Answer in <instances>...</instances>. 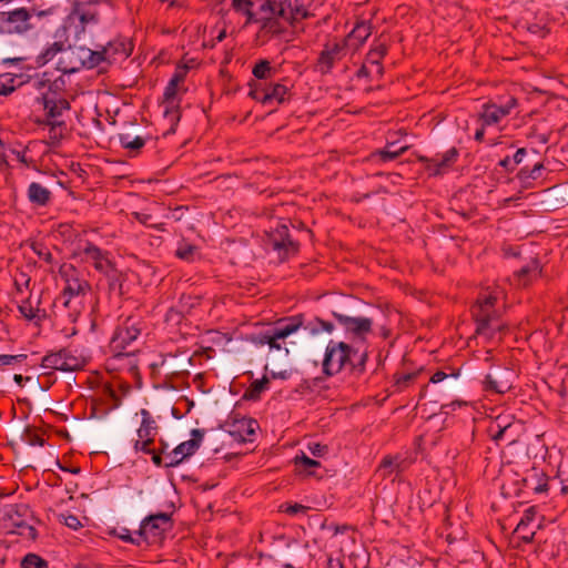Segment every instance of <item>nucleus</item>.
<instances>
[{
  "instance_id": "1",
  "label": "nucleus",
  "mask_w": 568,
  "mask_h": 568,
  "mask_svg": "<svg viewBox=\"0 0 568 568\" xmlns=\"http://www.w3.org/2000/svg\"><path fill=\"white\" fill-rule=\"evenodd\" d=\"M301 328L311 334H316L321 329L331 333L334 326L332 323L322 321L320 318L305 322L303 314L294 315L278 321L276 326L270 329L268 346L271 348L281 349L282 346L278 341L286 338Z\"/></svg>"
},
{
  "instance_id": "2",
  "label": "nucleus",
  "mask_w": 568,
  "mask_h": 568,
  "mask_svg": "<svg viewBox=\"0 0 568 568\" xmlns=\"http://www.w3.org/2000/svg\"><path fill=\"white\" fill-rule=\"evenodd\" d=\"M33 513L27 504L10 505L0 517V527L8 534H17L28 539L37 538V530L30 524Z\"/></svg>"
},
{
  "instance_id": "3",
  "label": "nucleus",
  "mask_w": 568,
  "mask_h": 568,
  "mask_svg": "<svg viewBox=\"0 0 568 568\" xmlns=\"http://www.w3.org/2000/svg\"><path fill=\"white\" fill-rule=\"evenodd\" d=\"M33 16L27 8L0 11V34L26 36L34 29Z\"/></svg>"
},
{
  "instance_id": "4",
  "label": "nucleus",
  "mask_w": 568,
  "mask_h": 568,
  "mask_svg": "<svg viewBox=\"0 0 568 568\" xmlns=\"http://www.w3.org/2000/svg\"><path fill=\"white\" fill-rule=\"evenodd\" d=\"M59 274L65 283L62 291L64 307L70 308L74 298L84 297L91 291L90 283L81 278L79 271L72 264L63 263Z\"/></svg>"
},
{
  "instance_id": "5",
  "label": "nucleus",
  "mask_w": 568,
  "mask_h": 568,
  "mask_svg": "<svg viewBox=\"0 0 568 568\" xmlns=\"http://www.w3.org/2000/svg\"><path fill=\"white\" fill-rule=\"evenodd\" d=\"M496 301L497 297L491 294L484 295L473 306L471 313L476 321V333L478 335L490 336V331L500 329L499 326L493 327V323L497 320V314L494 310Z\"/></svg>"
},
{
  "instance_id": "6",
  "label": "nucleus",
  "mask_w": 568,
  "mask_h": 568,
  "mask_svg": "<svg viewBox=\"0 0 568 568\" xmlns=\"http://www.w3.org/2000/svg\"><path fill=\"white\" fill-rule=\"evenodd\" d=\"M171 528V515L166 513H159L144 518L138 534L149 545H158L162 542L164 534Z\"/></svg>"
},
{
  "instance_id": "7",
  "label": "nucleus",
  "mask_w": 568,
  "mask_h": 568,
  "mask_svg": "<svg viewBox=\"0 0 568 568\" xmlns=\"http://www.w3.org/2000/svg\"><path fill=\"white\" fill-rule=\"evenodd\" d=\"M352 347L344 343H335L331 341L326 347L323 359V372L327 376L339 373L346 363L351 362L352 354H355Z\"/></svg>"
},
{
  "instance_id": "8",
  "label": "nucleus",
  "mask_w": 568,
  "mask_h": 568,
  "mask_svg": "<svg viewBox=\"0 0 568 568\" xmlns=\"http://www.w3.org/2000/svg\"><path fill=\"white\" fill-rule=\"evenodd\" d=\"M266 243L278 253L282 260L298 252V243L293 241L287 225L280 224L274 230L266 232Z\"/></svg>"
},
{
  "instance_id": "9",
  "label": "nucleus",
  "mask_w": 568,
  "mask_h": 568,
  "mask_svg": "<svg viewBox=\"0 0 568 568\" xmlns=\"http://www.w3.org/2000/svg\"><path fill=\"white\" fill-rule=\"evenodd\" d=\"M43 368L75 372L82 369L84 361L82 357L73 355L70 351L63 348L55 353L47 354L41 362Z\"/></svg>"
},
{
  "instance_id": "10",
  "label": "nucleus",
  "mask_w": 568,
  "mask_h": 568,
  "mask_svg": "<svg viewBox=\"0 0 568 568\" xmlns=\"http://www.w3.org/2000/svg\"><path fill=\"white\" fill-rule=\"evenodd\" d=\"M141 334V327L131 317L118 326L111 341L110 348L115 356L124 354L125 348Z\"/></svg>"
},
{
  "instance_id": "11",
  "label": "nucleus",
  "mask_w": 568,
  "mask_h": 568,
  "mask_svg": "<svg viewBox=\"0 0 568 568\" xmlns=\"http://www.w3.org/2000/svg\"><path fill=\"white\" fill-rule=\"evenodd\" d=\"M100 2L98 0L75 1L68 19L79 21L78 33L84 32L87 26L97 24L100 20Z\"/></svg>"
},
{
  "instance_id": "12",
  "label": "nucleus",
  "mask_w": 568,
  "mask_h": 568,
  "mask_svg": "<svg viewBox=\"0 0 568 568\" xmlns=\"http://www.w3.org/2000/svg\"><path fill=\"white\" fill-rule=\"evenodd\" d=\"M346 53L347 48L342 40L327 41L317 58L315 70L322 75L331 73L335 63L341 61Z\"/></svg>"
},
{
  "instance_id": "13",
  "label": "nucleus",
  "mask_w": 568,
  "mask_h": 568,
  "mask_svg": "<svg viewBox=\"0 0 568 568\" xmlns=\"http://www.w3.org/2000/svg\"><path fill=\"white\" fill-rule=\"evenodd\" d=\"M514 373L507 367L497 368L487 374L484 381V389L496 394H505L513 387Z\"/></svg>"
},
{
  "instance_id": "14",
  "label": "nucleus",
  "mask_w": 568,
  "mask_h": 568,
  "mask_svg": "<svg viewBox=\"0 0 568 568\" xmlns=\"http://www.w3.org/2000/svg\"><path fill=\"white\" fill-rule=\"evenodd\" d=\"M225 425H229L231 427L229 429V434L232 437L240 442H246L250 436L254 435L255 428L257 427V422L255 419L246 417L237 419L232 414L225 422Z\"/></svg>"
},
{
  "instance_id": "15",
  "label": "nucleus",
  "mask_w": 568,
  "mask_h": 568,
  "mask_svg": "<svg viewBox=\"0 0 568 568\" xmlns=\"http://www.w3.org/2000/svg\"><path fill=\"white\" fill-rule=\"evenodd\" d=\"M372 29L371 22L362 20L342 41L347 50L357 51L372 34Z\"/></svg>"
},
{
  "instance_id": "16",
  "label": "nucleus",
  "mask_w": 568,
  "mask_h": 568,
  "mask_svg": "<svg viewBox=\"0 0 568 568\" xmlns=\"http://www.w3.org/2000/svg\"><path fill=\"white\" fill-rule=\"evenodd\" d=\"M178 85L179 84L169 81L163 93L164 116L169 119L172 125H175L180 121L179 100L176 98Z\"/></svg>"
},
{
  "instance_id": "17",
  "label": "nucleus",
  "mask_w": 568,
  "mask_h": 568,
  "mask_svg": "<svg viewBox=\"0 0 568 568\" xmlns=\"http://www.w3.org/2000/svg\"><path fill=\"white\" fill-rule=\"evenodd\" d=\"M333 316L347 332H351L357 336L369 333L372 329L373 322L371 318L352 317L336 312H333Z\"/></svg>"
},
{
  "instance_id": "18",
  "label": "nucleus",
  "mask_w": 568,
  "mask_h": 568,
  "mask_svg": "<svg viewBox=\"0 0 568 568\" xmlns=\"http://www.w3.org/2000/svg\"><path fill=\"white\" fill-rule=\"evenodd\" d=\"M457 156H458L457 149L450 148L440 156L436 155L435 158H432V159L420 156L419 160L428 162L426 169L433 175H439L445 171V169L449 168L457 160Z\"/></svg>"
},
{
  "instance_id": "19",
  "label": "nucleus",
  "mask_w": 568,
  "mask_h": 568,
  "mask_svg": "<svg viewBox=\"0 0 568 568\" xmlns=\"http://www.w3.org/2000/svg\"><path fill=\"white\" fill-rule=\"evenodd\" d=\"M132 52L131 43L121 40L110 41L106 45L102 47L108 63H113L120 59H126Z\"/></svg>"
},
{
  "instance_id": "20",
  "label": "nucleus",
  "mask_w": 568,
  "mask_h": 568,
  "mask_svg": "<svg viewBox=\"0 0 568 568\" xmlns=\"http://www.w3.org/2000/svg\"><path fill=\"white\" fill-rule=\"evenodd\" d=\"M80 64L81 63L79 62L75 52V45H69L68 48L64 47L63 53L59 58V61L57 63V70L65 74H70L81 70Z\"/></svg>"
},
{
  "instance_id": "21",
  "label": "nucleus",
  "mask_w": 568,
  "mask_h": 568,
  "mask_svg": "<svg viewBox=\"0 0 568 568\" xmlns=\"http://www.w3.org/2000/svg\"><path fill=\"white\" fill-rule=\"evenodd\" d=\"M408 467V462L402 458L399 455L385 456L378 467V471L382 473L383 477L390 476L393 474H399Z\"/></svg>"
},
{
  "instance_id": "22",
  "label": "nucleus",
  "mask_w": 568,
  "mask_h": 568,
  "mask_svg": "<svg viewBox=\"0 0 568 568\" xmlns=\"http://www.w3.org/2000/svg\"><path fill=\"white\" fill-rule=\"evenodd\" d=\"M277 17L286 18L288 13L292 14L293 19H305L308 17V12L298 6V0H276Z\"/></svg>"
},
{
  "instance_id": "23",
  "label": "nucleus",
  "mask_w": 568,
  "mask_h": 568,
  "mask_svg": "<svg viewBox=\"0 0 568 568\" xmlns=\"http://www.w3.org/2000/svg\"><path fill=\"white\" fill-rule=\"evenodd\" d=\"M192 438L181 443L175 447V453L180 454V457L184 460L186 457L192 456L200 447L201 442L204 437L203 429H192Z\"/></svg>"
},
{
  "instance_id": "24",
  "label": "nucleus",
  "mask_w": 568,
  "mask_h": 568,
  "mask_svg": "<svg viewBox=\"0 0 568 568\" xmlns=\"http://www.w3.org/2000/svg\"><path fill=\"white\" fill-rule=\"evenodd\" d=\"M548 477L545 473L532 468L527 476L523 478L524 486L530 488L537 494L548 490Z\"/></svg>"
},
{
  "instance_id": "25",
  "label": "nucleus",
  "mask_w": 568,
  "mask_h": 568,
  "mask_svg": "<svg viewBox=\"0 0 568 568\" xmlns=\"http://www.w3.org/2000/svg\"><path fill=\"white\" fill-rule=\"evenodd\" d=\"M83 253L94 262L95 270L102 273L113 267V264L105 257L104 253L94 244L88 243Z\"/></svg>"
},
{
  "instance_id": "26",
  "label": "nucleus",
  "mask_w": 568,
  "mask_h": 568,
  "mask_svg": "<svg viewBox=\"0 0 568 568\" xmlns=\"http://www.w3.org/2000/svg\"><path fill=\"white\" fill-rule=\"evenodd\" d=\"M541 272V267L539 261L537 258H531L525 266L520 267L516 272V276L518 278L519 284L527 285L532 280L537 278Z\"/></svg>"
},
{
  "instance_id": "27",
  "label": "nucleus",
  "mask_w": 568,
  "mask_h": 568,
  "mask_svg": "<svg viewBox=\"0 0 568 568\" xmlns=\"http://www.w3.org/2000/svg\"><path fill=\"white\" fill-rule=\"evenodd\" d=\"M43 106L47 111V121L57 120L58 116L62 114L63 111L70 109V103L65 99L53 100L49 99L47 95H43Z\"/></svg>"
},
{
  "instance_id": "28",
  "label": "nucleus",
  "mask_w": 568,
  "mask_h": 568,
  "mask_svg": "<svg viewBox=\"0 0 568 568\" xmlns=\"http://www.w3.org/2000/svg\"><path fill=\"white\" fill-rule=\"evenodd\" d=\"M28 199L33 204L45 206L51 200V192L40 183L32 182L28 187Z\"/></svg>"
},
{
  "instance_id": "29",
  "label": "nucleus",
  "mask_w": 568,
  "mask_h": 568,
  "mask_svg": "<svg viewBox=\"0 0 568 568\" xmlns=\"http://www.w3.org/2000/svg\"><path fill=\"white\" fill-rule=\"evenodd\" d=\"M231 6L234 11L246 17L245 24L257 23V14L253 9L256 6L255 0H232Z\"/></svg>"
},
{
  "instance_id": "30",
  "label": "nucleus",
  "mask_w": 568,
  "mask_h": 568,
  "mask_svg": "<svg viewBox=\"0 0 568 568\" xmlns=\"http://www.w3.org/2000/svg\"><path fill=\"white\" fill-rule=\"evenodd\" d=\"M506 115H508L507 108L503 105L497 106L496 104H485L480 119L485 125H491L499 122V120Z\"/></svg>"
},
{
  "instance_id": "31",
  "label": "nucleus",
  "mask_w": 568,
  "mask_h": 568,
  "mask_svg": "<svg viewBox=\"0 0 568 568\" xmlns=\"http://www.w3.org/2000/svg\"><path fill=\"white\" fill-rule=\"evenodd\" d=\"M64 42L63 41H55L51 44H49L37 58H36V63L38 67H43L47 63H49L50 61L53 60V58L58 54V53H63V50H64Z\"/></svg>"
},
{
  "instance_id": "32",
  "label": "nucleus",
  "mask_w": 568,
  "mask_h": 568,
  "mask_svg": "<svg viewBox=\"0 0 568 568\" xmlns=\"http://www.w3.org/2000/svg\"><path fill=\"white\" fill-rule=\"evenodd\" d=\"M270 379L263 376L261 379L254 381L250 387L244 392L243 399L258 400L263 390L267 389Z\"/></svg>"
},
{
  "instance_id": "33",
  "label": "nucleus",
  "mask_w": 568,
  "mask_h": 568,
  "mask_svg": "<svg viewBox=\"0 0 568 568\" xmlns=\"http://www.w3.org/2000/svg\"><path fill=\"white\" fill-rule=\"evenodd\" d=\"M408 145L397 146V142L392 141L386 144L385 149L377 151L376 155H378L383 161H392L402 155L408 150Z\"/></svg>"
},
{
  "instance_id": "34",
  "label": "nucleus",
  "mask_w": 568,
  "mask_h": 568,
  "mask_svg": "<svg viewBox=\"0 0 568 568\" xmlns=\"http://www.w3.org/2000/svg\"><path fill=\"white\" fill-rule=\"evenodd\" d=\"M287 93V88L281 83L274 84L270 90H266L263 93L261 102L263 104H267L273 100H276L278 103H282L285 99V94Z\"/></svg>"
},
{
  "instance_id": "35",
  "label": "nucleus",
  "mask_w": 568,
  "mask_h": 568,
  "mask_svg": "<svg viewBox=\"0 0 568 568\" xmlns=\"http://www.w3.org/2000/svg\"><path fill=\"white\" fill-rule=\"evenodd\" d=\"M13 300L18 303V310L21 313V315L27 318L28 321H32L36 317H38L39 307H33L30 295L28 297H20L13 296Z\"/></svg>"
},
{
  "instance_id": "36",
  "label": "nucleus",
  "mask_w": 568,
  "mask_h": 568,
  "mask_svg": "<svg viewBox=\"0 0 568 568\" xmlns=\"http://www.w3.org/2000/svg\"><path fill=\"white\" fill-rule=\"evenodd\" d=\"M119 141L124 149L135 153L139 152L145 144L144 138L139 135L132 138L130 133H120Z\"/></svg>"
},
{
  "instance_id": "37",
  "label": "nucleus",
  "mask_w": 568,
  "mask_h": 568,
  "mask_svg": "<svg viewBox=\"0 0 568 568\" xmlns=\"http://www.w3.org/2000/svg\"><path fill=\"white\" fill-rule=\"evenodd\" d=\"M108 277V281H109V290H110V293L112 294H115L116 296H121L123 293H122V274L113 267H111V270H108L105 273H104Z\"/></svg>"
},
{
  "instance_id": "38",
  "label": "nucleus",
  "mask_w": 568,
  "mask_h": 568,
  "mask_svg": "<svg viewBox=\"0 0 568 568\" xmlns=\"http://www.w3.org/2000/svg\"><path fill=\"white\" fill-rule=\"evenodd\" d=\"M257 4V10H254V13L261 18L268 17H277L276 10V0H255Z\"/></svg>"
},
{
  "instance_id": "39",
  "label": "nucleus",
  "mask_w": 568,
  "mask_h": 568,
  "mask_svg": "<svg viewBox=\"0 0 568 568\" xmlns=\"http://www.w3.org/2000/svg\"><path fill=\"white\" fill-rule=\"evenodd\" d=\"M510 429V425H501V418L496 419L490 424L488 432L493 440L499 442L503 439Z\"/></svg>"
},
{
  "instance_id": "40",
  "label": "nucleus",
  "mask_w": 568,
  "mask_h": 568,
  "mask_svg": "<svg viewBox=\"0 0 568 568\" xmlns=\"http://www.w3.org/2000/svg\"><path fill=\"white\" fill-rule=\"evenodd\" d=\"M22 568H48V562L36 554H28L21 561Z\"/></svg>"
},
{
  "instance_id": "41",
  "label": "nucleus",
  "mask_w": 568,
  "mask_h": 568,
  "mask_svg": "<svg viewBox=\"0 0 568 568\" xmlns=\"http://www.w3.org/2000/svg\"><path fill=\"white\" fill-rule=\"evenodd\" d=\"M275 17H268V18H261L257 17V23H261V31L270 32L273 34L278 33L280 30V23Z\"/></svg>"
},
{
  "instance_id": "42",
  "label": "nucleus",
  "mask_w": 568,
  "mask_h": 568,
  "mask_svg": "<svg viewBox=\"0 0 568 568\" xmlns=\"http://www.w3.org/2000/svg\"><path fill=\"white\" fill-rule=\"evenodd\" d=\"M271 63L267 60H261L253 68V75L256 79L263 80L270 78L271 74Z\"/></svg>"
},
{
  "instance_id": "43",
  "label": "nucleus",
  "mask_w": 568,
  "mask_h": 568,
  "mask_svg": "<svg viewBox=\"0 0 568 568\" xmlns=\"http://www.w3.org/2000/svg\"><path fill=\"white\" fill-rule=\"evenodd\" d=\"M515 532L518 535V537L524 541V542H531L532 539H534V536H535V530L534 528H530V526H527L525 524V521H519L516 529H515Z\"/></svg>"
},
{
  "instance_id": "44",
  "label": "nucleus",
  "mask_w": 568,
  "mask_h": 568,
  "mask_svg": "<svg viewBox=\"0 0 568 568\" xmlns=\"http://www.w3.org/2000/svg\"><path fill=\"white\" fill-rule=\"evenodd\" d=\"M45 123L50 126V138L59 142L63 138V129H65V123L58 120L45 121Z\"/></svg>"
},
{
  "instance_id": "45",
  "label": "nucleus",
  "mask_w": 568,
  "mask_h": 568,
  "mask_svg": "<svg viewBox=\"0 0 568 568\" xmlns=\"http://www.w3.org/2000/svg\"><path fill=\"white\" fill-rule=\"evenodd\" d=\"M386 53H387L386 45L379 44L378 47L369 50V52L367 53L366 60L372 64L379 65L382 59L385 57Z\"/></svg>"
},
{
  "instance_id": "46",
  "label": "nucleus",
  "mask_w": 568,
  "mask_h": 568,
  "mask_svg": "<svg viewBox=\"0 0 568 568\" xmlns=\"http://www.w3.org/2000/svg\"><path fill=\"white\" fill-rule=\"evenodd\" d=\"M89 62H87V69H93L100 65L102 62H108L104 53L101 50H91L89 49Z\"/></svg>"
},
{
  "instance_id": "47",
  "label": "nucleus",
  "mask_w": 568,
  "mask_h": 568,
  "mask_svg": "<svg viewBox=\"0 0 568 568\" xmlns=\"http://www.w3.org/2000/svg\"><path fill=\"white\" fill-rule=\"evenodd\" d=\"M196 251V246L192 244H182L178 247L175 255L185 261H191Z\"/></svg>"
},
{
  "instance_id": "48",
  "label": "nucleus",
  "mask_w": 568,
  "mask_h": 568,
  "mask_svg": "<svg viewBox=\"0 0 568 568\" xmlns=\"http://www.w3.org/2000/svg\"><path fill=\"white\" fill-rule=\"evenodd\" d=\"M156 424L155 422H145L141 423L140 428L138 429V436L140 439L153 437L154 438V432L156 430Z\"/></svg>"
},
{
  "instance_id": "49",
  "label": "nucleus",
  "mask_w": 568,
  "mask_h": 568,
  "mask_svg": "<svg viewBox=\"0 0 568 568\" xmlns=\"http://www.w3.org/2000/svg\"><path fill=\"white\" fill-rule=\"evenodd\" d=\"M32 250L39 256V258L43 260L44 262H47L49 264L53 263L52 254L43 244L33 243Z\"/></svg>"
},
{
  "instance_id": "50",
  "label": "nucleus",
  "mask_w": 568,
  "mask_h": 568,
  "mask_svg": "<svg viewBox=\"0 0 568 568\" xmlns=\"http://www.w3.org/2000/svg\"><path fill=\"white\" fill-rule=\"evenodd\" d=\"M30 284V277H28L26 274H21L20 280L16 278L14 286H16V293L13 296H17L18 298L23 297L24 290L29 288Z\"/></svg>"
},
{
  "instance_id": "51",
  "label": "nucleus",
  "mask_w": 568,
  "mask_h": 568,
  "mask_svg": "<svg viewBox=\"0 0 568 568\" xmlns=\"http://www.w3.org/2000/svg\"><path fill=\"white\" fill-rule=\"evenodd\" d=\"M27 358V355L26 354H19V355H8V354H3V355H0V368L4 367V366H10L14 363H21L23 361H26Z\"/></svg>"
},
{
  "instance_id": "52",
  "label": "nucleus",
  "mask_w": 568,
  "mask_h": 568,
  "mask_svg": "<svg viewBox=\"0 0 568 568\" xmlns=\"http://www.w3.org/2000/svg\"><path fill=\"white\" fill-rule=\"evenodd\" d=\"M459 372L449 373V376L444 385L446 390L455 392L462 388L460 383L458 382Z\"/></svg>"
},
{
  "instance_id": "53",
  "label": "nucleus",
  "mask_w": 568,
  "mask_h": 568,
  "mask_svg": "<svg viewBox=\"0 0 568 568\" xmlns=\"http://www.w3.org/2000/svg\"><path fill=\"white\" fill-rule=\"evenodd\" d=\"M154 442V438L153 437H149V438H143V439H139V440H135L134 443V449L136 452H143L145 454H151L153 453V449L150 448V445Z\"/></svg>"
},
{
  "instance_id": "54",
  "label": "nucleus",
  "mask_w": 568,
  "mask_h": 568,
  "mask_svg": "<svg viewBox=\"0 0 568 568\" xmlns=\"http://www.w3.org/2000/svg\"><path fill=\"white\" fill-rule=\"evenodd\" d=\"M23 439L32 446H43L44 443L42 437H40L38 434L33 433L29 428L26 429Z\"/></svg>"
},
{
  "instance_id": "55",
  "label": "nucleus",
  "mask_w": 568,
  "mask_h": 568,
  "mask_svg": "<svg viewBox=\"0 0 568 568\" xmlns=\"http://www.w3.org/2000/svg\"><path fill=\"white\" fill-rule=\"evenodd\" d=\"M307 448L310 453L315 457H323L328 452L327 445H322L320 443H310Z\"/></svg>"
},
{
  "instance_id": "56",
  "label": "nucleus",
  "mask_w": 568,
  "mask_h": 568,
  "mask_svg": "<svg viewBox=\"0 0 568 568\" xmlns=\"http://www.w3.org/2000/svg\"><path fill=\"white\" fill-rule=\"evenodd\" d=\"M187 70H189L187 65H179L175 69V72L170 81L173 83H176V84L182 83L186 77Z\"/></svg>"
},
{
  "instance_id": "57",
  "label": "nucleus",
  "mask_w": 568,
  "mask_h": 568,
  "mask_svg": "<svg viewBox=\"0 0 568 568\" xmlns=\"http://www.w3.org/2000/svg\"><path fill=\"white\" fill-rule=\"evenodd\" d=\"M301 463L305 468L320 467V462L307 457L304 453L295 457V464Z\"/></svg>"
},
{
  "instance_id": "58",
  "label": "nucleus",
  "mask_w": 568,
  "mask_h": 568,
  "mask_svg": "<svg viewBox=\"0 0 568 568\" xmlns=\"http://www.w3.org/2000/svg\"><path fill=\"white\" fill-rule=\"evenodd\" d=\"M75 52L78 55V60L81 63L80 69L87 68V62H89V48L85 47H75Z\"/></svg>"
},
{
  "instance_id": "59",
  "label": "nucleus",
  "mask_w": 568,
  "mask_h": 568,
  "mask_svg": "<svg viewBox=\"0 0 568 568\" xmlns=\"http://www.w3.org/2000/svg\"><path fill=\"white\" fill-rule=\"evenodd\" d=\"M182 462L183 459L180 457V454L175 453L174 448L171 453L166 455V462L164 463V466L168 468L175 467L180 465Z\"/></svg>"
},
{
  "instance_id": "60",
  "label": "nucleus",
  "mask_w": 568,
  "mask_h": 568,
  "mask_svg": "<svg viewBox=\"0 0 568 568\" xmlns=\"http://www.w3.org/2000/svg\"><path fill=\"white\" fill-rule=\"evenodd\" d=\"M416 373H407L396 378V385L402 389L416 378Z\"/></svg>"
},
{
  "instance_id": "61",
  "label": "nucleus",
  "mask_w": 568,
  "mask_h": 568,
  "mask_svg": "<svg viewBox=\"0 0 568 568\" xmlns=\"http://www.w3.org/2000/svg\"><path fill=\"white\" fill-rule=\"evenodd\" d=\"M63 523L65 526H68L71 529H74V530L82 527L81 521L79 520V518L75 515L63 516Z\"/></svg>"
},
{
  "instance_id": "62",
  "label": "nucleus",
  "mask_w": 568,
  "mask_h": 568,
  "mask_svg": "<svg viewBox=\"0 0 568 568\" xmlns=\"http://www.w3.org/2000/svg\"><path fill=\"white\" fill-rule=\"evenodd\" d=\"M307 510V507L301 504H294L286 508V513L290 515H295L297 513H304Z\"/></svg>"
},
{
  "instance_id": "63",
  "label": "nucleus",
  "mask_w": 568,
  "mask_h": 568,
  "mask_svg": "<svg viewBox=\"0 0 568 568\" xmlns=\"http://www.w3.org/2000/svg\"><path fill=\"white\" fill-rule=\"evenodd\" d=\"M449 376L448 373H445L443 371H437L436 373L433 374V376L430 377V382L436 384V383H440V382H444L445 379H447Z\"/></svg>"
},
{
  "instance_id": "64",
  "label": "nucleus",
  "mask_w": 568,
  "mask_h": 568,
  "mask_svg": "<svg viewBox=\"0 0 568 568\" xmlns=\"http://www.w3.org/2000/svg\"><path fill=\"white\" fill-rule=\"evenodd\" d=\"M535 515H536V511L534 508H529L525 511L523 518L520 519V521H525V524L527 526H530V524L534 521V518H535Z\"/></svg>"
}]
</instances>
